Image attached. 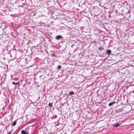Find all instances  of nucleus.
Wrapping results in <instances>:
<instances>
[{
	"instance_id": "nucleus-1",
	"label": "nucleus",
	"mask_w": 134,
	"mask_h": 134,
	"mask_svg": "<svg viewBox=\"0 0 134 134\" xmlns=\"http://www.w3.org/2000/svg\"><path fill=\"white\" fill-rule=\"evenodd\" d=\"M112 125L114 127H116L118 126H120V125L119 124H118L117 123H115L114 124H112Z\"/></svg>"
},
{
	"instance_id": "nucleus-8",
	"label": "nucleus",
	"mask_w": 134,
	"mask_h": 134,
	"mask_svg": "<svg viewBox=\"0 0 134 134\" xmlns=\"http://www.w3.org/2000/svg\"><path fill=\"white\" fill-rule=\"evenodd\" d=\"M74 92L73 91H71L69 92V95L71 96L74 94Z\"/></svg>"
},
{
	"instance_id": "nucleus-16",
	"label": "nucleus",
	"mask_w": 134,
	"mask_h": 134,
	"mask_svg": "<svg viewBox=\"0 0 134 134\" xmlns=\"http://www.w3.org/2000/svg\"><path fill=\"white\" fill-rule=\"evenodd\" d=\"M57 109H58V110H59V109H58V108H57Z\"/></svg>"
},
{
	"instance_id": "nucleus-9",
	"label": "nucleus",
	"mask_w": 134,
	"mask_h": 134,
	"mask_svg": "<svg viewBox=\"0 0 134 134\" xmlns=\"http://www.w3.org/2000/svg\"><path fill=\"white\" fill-rule=\"evenodd\" d=\"M57 118V115H55L52 118V119H55Z\"/></svg>"
},
{
	"instance_id": "nucleus-10",
	"label": "nucleus",
	"mask_w": 134,
	"mask_h": 134,
	"mask_svg": "<svg viewBox=\"0 0 134 134\" xmlns=\"http://www.w3.org/2000/svg\"><path fill=\"white\" fill-rule=\"evenodd\" d=\"M62 66L61 65H59L57 66V68L58 70H60L62 68Z\"/></svg>"
},
{
	"instance_id": "nucleus-5",
	"label": "nucleus",
	"mask_w": 134,
	"mask_h": 134,
	"mask_svg": "<svg viewBox=\"0 0 134 134\" xmlns=\"http://www.w3.org/2000/svg\"><path fill=\"white\" fill-rule=\"evenodd\" d=\"M98 49L99 50L103 51L104 50V48L100 46L99 48Z\"/></svg>"
},
{
	"instance_id": "nucleus-14",
	"label": "nucleus",
	"mask_w": 134,
	"mask_h": 134,
	"mask_svg": "<svg viewBox=\"0 0 134 134\" xmlns=\"http://www.w3.org/2000/svg\"><path fill=\"white\" fill-rule=\"evenodd\" d=\"M12 132V131H10L7 134H11Z\"/></svg>"
},
{
	"instance_id": "nucleus-15",
	"label": "nucleus",
	"mask_w": 134,
	"mask_h": 134,
	"mask_svg": "<svg viewBox=\"0 0 134 134\" xmlns=\"http://www.w3.org/2000/svg\"><path fill=\"white\" fill-rule=\"evenodd\" d=\"M60 125V124H59L58 125H56V126H57L58 125Z\"/></svg>"
},
{
	"instance_id": "nucleus-2",
	"label": "nucleus",
	"mask_w": 134,
	"mask_h": 134,
	"mask_svg": "<svg viewBox=\"0 0 134 134\" xmlns=\"http://www.w3.org/2000/svg\"><path fill=\"white\" fill-rule=\"evenodd\" d=\"M62 38V36L61 35H59L55 37V39L57 40H58Z\"/></svg>"
},
{
	"instance_id": "nucleus-11",
	"label": "nucleus",
	"mask_w": 134,
	"mask_h": 134,
	"mask_svg": "<svg viewBox=\"0 0 134 134\" xmlns=\"http://www.w3.org/2000/svg\"><path fill=\"white\" fill-rule=\"evenodd\" d=\"M48 106L52 108L53 106V104L52 103H49L48 104Z\"/></svg>"
},
{
	"instance_id": "nucleus-13",
	"label": "nucleus",
	"mask_w": 134,
	"mask_h": 134,
	"mask_svg": "<svg viewBox=\"0 0 134 134\" xmlns=\"http://www.w3.org/2000/svg\"><path fill=\"white\" fill-rule=\"evenodd\" d=\"M55 54H54V53H53V54H51V56L52 57H54V56L55 55Z\"/></svg>"
},
{
	"instance_id": "nucleus-17",
	"label": "nucleus",
	"mask_w": 134,
	"mask_h": 134,
	"mask_svg": "<svg viewBox=\"0 0 134 134\" xmlns=\"http://www.w3.org/2000/svg\"><path fill=\"white\" fill-rule=\"evenodd\" d=\"M134 91H133V92H134Z\"/></svg>"
},
{
	"instance_id": "nucleus-4",
	"label": "nucleus",
	"mask_w": 134,
	"mask_h": 134,
	"mask_svg": "<svg viewBox=\"0 0 134 134\" xmlns=\"http://www.w3.org/2000/svg\"><path fill=\"white\" fill-rule=\"evenodd\" d=\"M16 123L17 121H14L12 123V126H15L16 124Z\"/></svg>"
},
{
	"instance_id": "nucleus-3",
	"label": "nucleus",
	"mask_w": 134,
	"mask_h": 134,
	"mask_svg": "<svg viewBox=\"0 0 134 134\" xmlns=\"http://www.w3.org/2000/svg\"><path fill=\"white\" fill-rule=\"evenodd\" d=\"M21 133L22 134H28V132H26L24 130H21Z\"/></svg>"
},
{
	"instance_id": "nucleus-6",
	"label": "nucleus",
	"mask_w": 134,
	"mask_h": 134,
	"mask_svg": "<svg viewBox=\"0 0 134 134\" xmlns=\"http://www.w3.org/2000/svg\"><path fill=\"white\" fill-rule=\"evenodd\" d=\"M115 103V102H112L108 104V105L109 106H111L113 104H114Z\"/></svg>"
},
{
	"instance_id": "nucleus-12",
	"label": "nucleus",
	"mask_w": 134,
	"mask_h": 134,
	"mask_svg": "<svg viewBox=\"0 0 134 134\" xmlns=\"http://www.w3.org/2000/svg\"><path fill=\"white\" fill-rule=\"evenodd\" d=\"M12 84L13 85L15 84V85H17L19 83V82H17L15 83L14 82H12Z\"/></svg>"
},
{
	"instance_id": "nucleus-7",
	"label": "nucleus",
	"mask_w": 134,
	"mask_h": 134,
	"mask_svg": "<svg viewBox=\"0 0 134 134\" xmlns=\"http://www.w3.org/2000/svg\"><path fill=\"white\" fill-rule=\"evenodd\" d=\"M106 52L107 54H110L111 53V52L110 50L108 49L107 51Z\"/></svg>"
}]
</instances>
